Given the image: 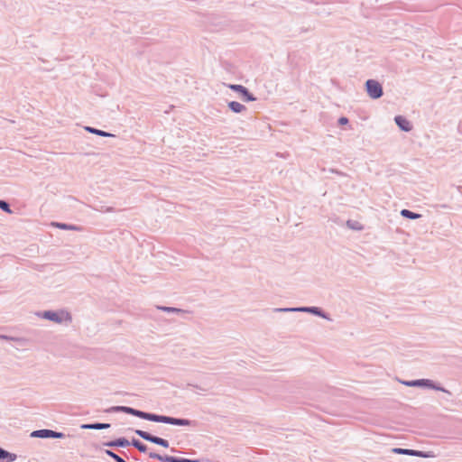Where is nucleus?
<instances>
[{
	"instance_id": "f3484780",
	"label": "nucleus",
	"mask_w": 462,
	"mask_h": 462,
	"mask_svg": "<svg viewBox=\"0 0 462 462\" xmlns=\"http://www.w3.org/2000/svg\"><path fill=\"white\" fill-rule=\"evenodd\" d=\"M148 414L149 413H146V412H143V411H135V415L134 416H137L139 418H142V419H145V420H148Z\"/></svg>"
},
{
	"instance_id": "4468645a",
	"label": "nucleus",
	"mask_w": 462,
	"mask_h": 462,
	"mask_svg": "<svg viewBox=\"0 0 462 462\" xmlns=\"http://www.w3.org/2000/svg\"><path fill=\"white\" fill-rule=\"evenodd\" d=\"M111 446H119V447H125L128 445V441L126 439H117L114 443L110 444Z\"/></svg>"
},
{
	"instance_id": "9d476101",
	"label": "nucleus",
	"mask_w": 462,
	"mask_h": 462,
	"mask_svg": "<svg viewBox=\"0 0 462 462\" xmlns=\"http://www.w3.org/2000/svg\"><path fill=\"white\" fill-rule=\"evenodd\" d=\"M393 451L396 454H405V455H414V456H421L420 452L411 450V449H404V448H393Z\"/></svg>"
},
{
	"instance_id": "393cba45",
	"label": "nucleus",
	"mask_w": 462,
	"mask_h": 462,
	"mask_svg": "<svg viewBox=\"0 0 462 462\" xmlns=\"http://www.w3.org/2000/svg\"><path fill=\"white\" fill-rule=\"evenodd\" d=\"M151 457H156V458L161 459V457H160V456H158V455H156V454H154V455L151 454Z\"/></svg>"
},
{
	"instance_id": "5701e85b",
	"label": "nucleus",
	"mask_w": 462,
	"mask_h": 462,
	"mask_svg": "<svg viewBox=\"0 0 462 462\" xmlns=\"http://www.w3.org/2000/svg\"><path fill=\"white\" fill-rule=\"evenodd\" d=\"M162 310H164L166 311H177V310L173 309V308H162Z\"/></svg>"
},
{
	"instance_id": "f03ea898",
	"label": "nucleus",
	"mask_w": 462,
	"mask_h": 462,
	"mask_svg": "<svg viewBox=\"0 0 462 462\" xmlns=\"http://www.w3.org/2000/svg\"><path fill=\"white\" fill-rule=\"evenodd\" d=\"M148 420L155 421V422H163L173 425H189V421L181 419H175L167 416L156 415V414H148Z\"/></svg>"
},
{
	"instance_id": "20e7f679",
	"label": "nucleus",
	"mask_w": 462,
	"mask_h": 462,
	"mask_svg": "<svg viewBox=\"0 0 462 462\" xmlns=\"http://www.w3.org/2000/svg\"><path fill=\"white\" fill-rule=\"evenodd\" d=\"M135 433L145 440L151 441L152 443L162 446L164 448L169 447V443L167 440H165L162 438H159V437L152 436L146 431H143L141 430H136Z\"/></svg>"
},
{
	"instance_id": "0eeeda50",
	"label": "nucleus",
	"mask_w": 462,
	"mask_h": 462,
	"mask_svg": "<svg viewBox=\"0 0 462 462\" xmlns=\"http://www.w3.org/2000/svg\"><path fill=\"white\" fill-rule=\"evenodd\" d=\"M395 122H396L397 125L402 130L406 131V132H409L410 130H411V123L406 118H404L403 116H396L395 117Z\"/></svg>"
},
{
	"instance_id": "a211bd4d",
	"label": "nucleus",
	"mask_w": 462,
	"mask_h": 462,
	"mask_svg": "<svg viewBox=\"0 0 462 462\" xmlns=\"http://www.w3.org/2000/svg\"><path fill=\"white\" fill-rule=\"evenodd\" d=\"M0 208H2L3 210H5L8 213H11L8 204L3 200H0Z\"/></svg>"
},
{
	"instance_id": "aec40b11",
	"label": "nucleus",
	"mask_w": 462,
	"mask_h": 462,
	"mask_svg": "<svg viewBox=\"0 0 462 462\" xmlns=\"http://www.w3.org/2000/svg\"><path fill=\"white\" fill-rule=\"evenodd\" d=\"M167 461H170V462H193V461H190L189 459H178V458H175V457H169V458H166Z\"/></svg>"
},
{
	"instance_id": "6e6552de",
	"label": "nucleus",
	"mask_w": 462,
	"mask_h": 462,
	"mask_svg": "<svg viewBox=\"0 0 462 462\" xmlns=\"http://www.w3.org/2000/svg\"><path fill=\"white\" fill-rule=\"evenodd\" d=\"M228 106L235 113H240L245 109L244 105L236 101L229 102Z\"/></svg>"
},
{
	"instance_id": "2eb2a0df",
	"label": "nucleus",
	"mask_w": 462,
	"mask_h": 462,
	"mask_svg": "<svg viewBox=\"0 0 462 462\" xmlns=\"http://www.w3.org/2000/svg\"><path fill=\"white\" fill-rule=\"evenodd\" d=\"M106 454L113 457L116 462H125L123 458H121L119 456L113 453L112 451L106 450Z\"/></svg>"
},
{
	"instance_id": "1a4fd4ad",
	"label": "nucleus",
	"mask_w": 462,
	"mask_h": 462,
	"mask_svg": "<svg viewBox=\"0 0 462 462\" xmlns=\"http://www.w3.org/2000/svg\"><path fill=\"white\" fill-rule=\"evenodd\" d=\"M0 458L7 459L8 462H12L16 459V455L9 453L0 448Z\"/></svg>"
},
{
	"instance_id": "9b49d317",
	"label": "nucleus",
	"mask_w": 462,
	"mask_h": 462,
	"mask_svg": "<svg viewBox=\"0 0 462 462\" xmlns=\"http://www.w3.org/2000/svg\"><path fill=\"white\" fill-rule=\"evenodd\" d=\"M82 428H84V429L101 430V429H107V428H109V424H106V423L88 424V425H83Z\"/></svg>"
},
{
	"instance_id": "ddd939ff",
	"label": "nucleus",
	"mask_w": 462,
	"mask_h": 462,
	"mask_svg": "<svg viewBox=\"0 0 462 462\" xmlns=\"http://www.w3.org/2000/svg\"><path fill=\"white\" fill-rule=\"evenodd\" d=\"M133 445L141 452H145L147 450V447L138 440H133Z\"/></svg>"
},
{
	"instance_id": "f257e3e1",
	"label": "nucleus",
	"mask_w": 462,
	"mask_h": 462,
	"mask_svg": "<svg viewBox=\"0 0 462 462\" xmlns=\"http://www.w3.org/2000/svg\"><path fill=\"white\" fill-rule=\"evenodd\" d=\"M43 318L54 321L56 323L67 322L71 320V316L68 311H45Z\"/></svg>"
},
{
	"instance_id": "f8f14e48",
	"label": "nucleus",
	"mask_w": 462,
	"mask_h": 462,
	"mask_svg": "<svg viewBox=\"0 0 462 462\" xmlns=\"http://www.w3.org/2000/svg\"><path fill=\"white\" fill-rule=\"evenodd\" d=\"M402 216L411 218V219H416L420 217L419 214L413 213L408 209H402L401 212Z\"/></svg>"
},
{
	"instance_id": "6ab92c4d",
	"label": "nucleus",
	"mask_w": 462,
	"mask_h": 462,
	"mask_svg": "<svg viewBox=\"0 0 462 462\" xmlns=\"http://www.w3.org/2000/svg\"><path fill=\"white\" fill-rule=\"evenodd\" d=\"M120 410L127 412V413H130V414H133V415H135V411L134 409L133 408H129V407H120L119 408Z\"/></svg>"
},
{
	"instance_id": "39448f33",
	"label": "nucleus",
	"mask_w": 462,
	"mask_h": 462,
	"mask_svg": "<svg viewBox=\"0 0 462 462\" xmlns=\"http://www.w3.org/2000/svg\"><path fill=\"white\" fill-rule=\"evenodd\" d=\"M32 436L39 438H62L63 434L51 430H40L33 431Z\"/></svg>"
},
{
	"instance_id": "7ed1b4c3",
	"label": "nucleus",
	"mask_w": 462,
	"mask_h": 462,
	"mask_svg": "<svg viewBox=\"0 0 462 462\" xmlns=\"http://www.w3.org/2000/svg\"><path fill=\"white\" fill-rule=\"evenodd\" d=\"M366 90L368 95L372 98H378L383 95V89L381 85L373 79H369L366 81Z\"/></svg>"
},
{
	"instance_id": "dca6fc26",
	"label": "nucleus",
	"mask_w": 462,
	"mask_h": 462,
	"mask_svg": "<svg viewBox=\"0 0 462 462\" xmlns=\"http://www.w3.org/2000/svg\"><path fill=\"white\" fill-rule=\"evenodd\" d=\"M88 131L92 132V133H95L98 135H101V136H108L110 135L109 134L106 133V132H103V131H100V130H97V129H92V128H88Z\"/></svg>"
},
{
	"instance_id": "4be33fe9",
	"label": "nucleus",
	"mask_w": 462,
	"mask_h": 462,
	"mask_svg": "<svg viewBox=\"0 0 462 462\" xmlns=\"http://www.w3.org/2000/svg\"><path fill=\"white\" fill-rule=\"evenodd\" d=\"M338 122L340 125H346L348 123V119L346 117H341Z\"/></svg>"
},
{
	"instance_id": "423d86ee",
	"label": "nucleus",
	"mask_w": 462,
	"mask_h": 462,
	"mask_svg": "<svg viewBox=\"0 0 462 462\" xmlns=\"http://www.w3.org/2000/svg\"><path fill=\"white\" fill-rule=\"evenodd\" d=\"M229 88L242 95L245 101L254 100L245 87L241 85H229Z\"/></svg>"
},
{
	"instance_id": "b1692460",
	"label": "nucleus",
	"mask_w": 462,
	"mask_h": 462,
	"mask_svg": "<svg viewBox=\"0 0 462 462\" xmlns=\"http://www.w3.org/2000/svg\"><path fill=\"white\" fill-rule=\"evenodd\" d=\"M409 385H417V384H420V382L417 381V382H413L411 383H408Z\"/></svg>"
},
{
	"instance_id": "412c9836",
	"label": "nucleus",
	"mask_w": 462,
	"mask_h": 462,
	"mask_svg": "<svg viewBox=\"0 0 462 462\" xmlns=\"http://www.w3.org/2000/svg\"><path fill=\"white\" fill-rule=\"evenodd\" d=\"M56 226H57L58 227H60V228H62V229H68V228H69V229H77V228H76V227H74V226H67V225H65V224H57Z\"/></svg>"
}]
</instances>
